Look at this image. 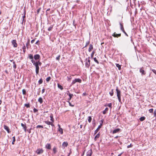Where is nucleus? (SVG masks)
Here are the masks:
<instances>
[{
    "label": "nucleus",
    "mask_w": 156,
    "mask_h": 156,
    "mask_svg": "<svg viewBox=\"0 0 156 156\" xmlns=\"http://www.w3.org/2000/svg\"><path fill=\"white\" fill-rule=\"evenodd\" d=\"M33 111L34 112H36L38 111V110L36 109L35 108H34L33 109Z\"/></svg>",
    "instance_id": "nucleus-50"
},
{
    "label": "nucleus",
    "mask_w": 156,
    "mask_h": 156,
    "mask_svg": "<svg viewBox=\"0 0 156 156\" xmlns=\"http://www.w3.org/2000/svg\"><path fill=\"white\" fill-rule=\"evenodd\" d=\"M25 106H26L27 108H28L30 107V104H25Z\"/></svg>",
    "instance_id": "nucleus-44"
},
{
    "label": "nucleus",
    "mask_w": 156,
    "mask_h": 156,
    "mask_svg": "<svg viewBox=\"0 0 156 156\" xmlns=\"http://www.w3.org/2000/svg\"><path fill=\"white\" fill-rule=\"evenodd\" d=\"M60 55H58V56L56 58V59L58 61L60 59Z\"/></svg>",
    "instance_id": "nucleus-48"
},
{
    "label": "nucleus",
    "mask_w": 156,
    "mask_h": 156,
    "mask_svg": "<svg viewBox=\"0 0 156 156\" xmlns=\"http://www.w3.org/2000/svg\"><path fill=\"white\" fill-rule=\"evenodd\" d=\"M145 119V117L142 116V117H141L140 118V120L141 121H143Z\"/></svg>",
    "instance_id": "nucleus-27"
},
{
    "label": "nucleus",
    "mask_w": 156,
    "mask_h": 156,
    "mask_svg": "<svg viewBox=\"0 0 156 156\" xmlns=\"http://www.w3.org/2000/svg\"><path fill=\"white\" fill-rule=\"evenodd\" d=\"M100 136V133H98V134H97L95 136L94 140L95 141H96L97 139Z\"/></svg>",
    "instance_id": "nucleus-17"
},
{
    "label": "nucleus",
    "mask_w": 156,
    "mask_h": 156,
    "mask_svg": "<svg viewBox=\"0 0 156 156\" xmlns=\"http://www.w3.org/2000/svg\"><path fill=\"white\" fill-rule=\"evenodd\" d=\"M44 91H45V89H43L41 91L42 93L43 94L44 92Z\"/></svg>",
    "instance_id": "nucleus-59"
},
{
    "label": "nucleus",
    "mask_w": 156,
    "mask_h": 156,
    "mask_svg": "<svg viewBox=\"0 0 156 156\" xmlns=\"http://www.w3.org/2000/svg\"><path fill=\"white\" fill-rule=\"evenodd\" d=\"M50 125H51V126H54V125L52 123V122H51V124H50Z\"/></svg>",
    "instance_id": "nucleus-62"
},
{
    "label": "nucleus",
    "mask_w": 156,
    "mask_h": 156,
    "mask_svg": "<svg viewBox=\"0 0 156 156\" xmlns=\"http://www.w3.org/2000/svg\"><path fill=\"white\" fill-rule=\"evenodd\" d=\"M116 91L117 92V96L118 98L119 101L121 103V91L118 89V87H116Z\"/></svg>",
    "instance_id": "nucleus-2"
},
{
    "label": "nucleus",
    "mask_w": 156,
    "mask_h": 156,
    "mask_svg": "<svg viewBox=\"0 0 156 156\" xmlns=\"http://www.w3.org/2000/svg\"><path fill=\"white\" fill-rule=\"evenodd\" d=\"M46 148L50 149L51 148V146L50 144H47L45 145Z\"/></svg>",
    "instance_id": "nucleus-16"
},
{
    "label": "nucleus",
    "mask_w": 156,
    "mask_h": 156,
    "mask_svg": "<svg viewBox=\"0 0 156 156\" xmlns=\"http://www.w3.org/2000/svg\"><path fill=\"white\" fill-rule=\"evenodd\" d=\"M58 88L60 89L61 90H62L63 89L62 86L59 84H58Z\"/></svg>",
    "instance_id": "nucleus-29"
},
{
    "label": "nucleus",
    "mask_w": 156,
    "mask_h": 156,
    "mask_svg": "<svg viewBox=\"0 0 156 156\" xmlns=\"http://www.w3.org/2000/svg\"><path fill=\"white\" fill-rule=\"evenodd\" d=\"M94 60L97 64H99V62H98V60H97V58H96V57L94 58Z\"/></svg>",
    "instance_id": "nucleus-40"
},
{
    "label": "nucleus",
    "mask_w": 156,
    "mask_h": 156,
    "mask_svg": "<svg viewBox=\"0 0 156 156\" xmlns=\"http://www.w3.org/2000/svg\"><path fill=\"white\" fill-rule=\"evenodd\" d=\"M38 101L40 102V104H41L43 101V99L41 97H40L38 98Z\"/></svg>",
    "instance_id": "nucleus-21"
},
{
    "label": "nucleus",
    "mask_w": 156,
    "mask_h": 156,
    "mask_svg": "<svg viewBox=\"0 0 156 156\" xmlns=\"http://www.w3.org/2000/svg\"><path fill=\"white\" fill-rule=\"evenodd\" d=\"M68 102L69 103V105L70 106H71V107H74V105H72L70 102L68 101Z\"/></svg>",
    "instance_id": "nucleus-52"
},
{
    "label": "nucleus",
    "mask_w": 156,
    "mask_h": 156,
    "mask_svg": "<svg viewBox=\"0 0 156 156\" xmlns=\"http://www.w3.org/2000/svg\"><path fill=\"white\" fill-rule=\"evenodd\" d=\"M53 26L51 25V26L48 29V31H51L53 28Z\"/></svg>",
    "instance_id": "nucleus-31"
},
{
    "label": "nucleus",
    "mask_w": 156,
    "mask_h": 156,
    "mask_svg": "<svg viewBox=\"0 0 156 156\" xmlns=\"http://www.w3.org/2000/svg\"><path fill=\"white\" fill-rule=\"evenodd\" d=\"M22 93L24 95H25L26 94V90L23 89L22 90Z\"/></svg>",
    "instance_id": "nucleus-43"
},
{
    "label": "nucleus",
    "mask_w": 156,
    "mask_h": 156,
    "mask_svg": "<svg viewBox=\"0 0 156 156\" xmlns=\"http://www.w3.org/2000/svg\"><path fill=\"white\" fill-rule=\"evenodd\" d=\"M90 65V60L89 59L87 62H86L85 64L86 66L89 68Z\"/></svg>",
    "instance_id": "nucleus-10"
},
{
    "label": "nucleus",
    "mask_w": 156,
    "mask_h": 156,
    "mask_svg": "<svg viewBox=\"0 0 156 156\" xmlns=\"http://www.w3.org/2000/svg\"><path fill=\"white\" fill-rule=\"evenodd\" d=\"M36 62L38 64V65L39 66H41L42 63L40 62V61L39 60H38L37 61H36Z\"/></svg>",
    "instance_id": "nucleus-39"
},
{
    "label": "nucleus",
    "mask_w": 156,
    "mask_h": 156,
    "mask_svg": "<svg viewBox=\"0 0 156 156\" xmlns=\"http://www.w3.org/2000/svg\"><path fill=\"white\" fill-rule=\"evenodd\" d=\"M106 106L109 107L110 108H112V104L111 103H109L107 105H106Z\"/></svg>",
    "instance_id": "nucleus-33"
},
{
    "label": "nucleus",
    "mask_w": 156,
    "mask_h": 156,
    "mask_svg": "<svg viewBox=\"0 0 156 156\" xmlns=\"http://www.w3.org/2000/svg\"><path fill=\"white\" fill-rule=\"evenodd\" d=\"M26 22V20L25 19H23V21L22 22V24H23V23L24 22V23Z\"/></svg>",
    "instance_id": "nucleus-56"
},
{
    "label": "nucleus",
    "mask_w": 156,
    "mask_h": 156,
    "mask_svg": "<svg viewBox=\"0 0 156 156\" xmlns=\"http://www.w3.org/2000/svg\"><path fill=\"white\" fill-rule=\"evenodd\" d=\"M75 80L76 81V82H78L79 83H81L82 82L81 80L79 78H76L75 79Z\"/></svg>",
    "instance_id": "nucleus-22"
},
{
    "label": "nucleus",
    "mask_w": 156,
    "mask_h": 156,
    "mask_svg": "<svg viewBox=\"0 0 156 156\" xmlns=\"http://www.w3.org/2000/svg\"><path fill=\"white\" fill-rule=\"evenodd\" d=\"M92 120V118L91 116H89L88 117V120L89 122H91Z\"/></svg>",
    "instance_id": "nucleus-32"
},
{
    "label": "nucleus",
    "mask_w": 156,
    "mask_h": 156,
    "mask_svg": "<svg viewBox=\"0 0 156 156\" xmlns=\"http://www.w3.org/2000/svg\"><path fill=\"white\" fill-rule=\"evenodd\" d=\"M30 44V41H28L27 43L26 44V47L27 48V49L28 48V46Z\"/></svg>",
    "instance_id": "nucleus-35"
},
{
    "label": "nucleus",
    "mask_w": 156,
    "mask_h": 156,
    "mask_svg": "<svg viewBox=\"0 0 156 156\" xmlns=\"http://www.w3.org/2000/svg\"><path fill=\"white\" fill-rule=\"evenodd\" d=\"M76 83V81H75V80H74L72 81V83H71V86H72V85H73L75 83Z\"/></svg>",
    "instance_id": "nucleus-45"
},
{
    "label": "nucleus",
    "mask_w": 156,
    "mask_h": 156,
    "mask_svg": "<svg viewBox=\"0 0 156 156\" xmlns=\"http://www.w3.org/2000/svg\"><path fill=\"white\" fill-rule=\"evenodd\" d=\"M39 40L37 41L35 43V44H37L39 42Z\"/></svg>",
    "instance_id": "nucleus-63"
},
{
    "label": "nucleus",
    "mask_w": 156,
    "mask_h": 156,
    "mask_svg": "<svg viewBox=\"0 0 156 156\" xmlns=\"http://www.w3.org/2000/svg\"><path fill=\"white\" fill-rule=\"evenodd\" d=\"M38 83L39 84H41L43 83V80L42 78H41L40 79V80H39Z\"/></svg>",
    "instance_id": "nucleus-36"
},
{
    "label": "nucleus",
    "mask_w": 156,
    "mask_h": 156,
    "mask_svg": "<svg viewBox=\"0 0 156 156\" xmlns=\"http://www.w3.org/2000/svg\"><path fill=\"white\" fill-rule=\"evenodd\" d=\"M149 111L150 113H152L153 112V108H151V109H150L149 110Z\"/></svg>",
    "instance_id": "nucleus-47"
},
{
    "label": "nucleus",
    "mask_w": 156,
    "mask_h": 156,
    "mask_svg": "<svg viewBox=\"0 0 156 156\" xmlns=\"http://www.w3.org/2000/svg\"><path fill=\"white\" fill-rule=\"evenodd\" d=\"M127 36H128V34H126V32L125 31V30H124V31H122Z\"/></svg>",
    "instance_id": "nucleus-57"
},
{
    "label": "nucleus",
    "mask_w": 156,
    "mask_h": 156,
    "mask_svg": "<svg viewBox=\"0 0 156 156\" xmlns=\"http://www.w3.org/2000/svg\"><path fill=\"white\" fill-rule=\"evenodd\" d=\"M109 94L111 96L113 95V89H112L111 91L109 92Z\"/></svg>",
    "instance_id": "nucleus-37"
},
{
    "label": "nucleus",
    "mask_w": 156,
    "mask_h": 156,
    "mask_svg": "<svg viewBox=\"0 0 156 156\" xmlns=\"http://www.w3.org/2000/svg\"><path fill=\"white\" fill-rule=\"evenodd\" d=\"M43 150L42 149H38L36 151V153L38 154H42L43 152Z\"/></svg>",
    "instance_id": "nucleus-3"
},
{
    "label": "nucleus",
    "mask_w": 156,
    "mask_h": 156,
    "mask_svg": "<svg viewBox=\"0 0 156 156\" xmlns=\"http://www.w3.org/2000/svg\"><path fill=\"white\" fill-rule=\"evenodd\" d=\"M27 131L29 132V133H30V129H27Z\"/></svg>",
    "instance_id": "nucleus-60"
},
{
    "label": "nucleus",
    "mask_w": 156,
    "mask_h": 156,
    "mask_svg": "<svg viewBox=\"0 0 156 156\" xmlns=\"http://www.w3.org/2000/svg\"><path fill=\"white\" fill-rule=\"evenodd\" d=\"M154 116L155 117V118H156V110H155L154 112Z\"/></svg>",
    "instance_id": "nucleus-55"
},
{
    "label": "nucleus",
    "mask_w": 156,
    "mask_h": 156,
    "mask_svg": "<svg viewBox=\"0 0 156 156\" xmlns=\"http://www.w3.org/2000/svg\"><path fill=\"white\" fill-rule=\"evenodd\" d=\"M32 63L33 64V65H34L36 67V74H37L39 73V65L35 61H32Z\"/></svg>",
    "instance_id": "nucleus-1"
},
{
    "label": "nucleus",
    "mask_w": 156,
    "mask_h": 156,
    "mask_svg": "<svg viewBox=\"0 0 156 156\" xmlns=\"http://www.w3.org/2000/svg\"><path fill=\"white\" fill-rule=\"evenodd\" d=\"M116 64V66L118 68V69L119 70H121V65H119L118 64Z\"/></svg>",
    "instance_id": "nucleus-26"
},
{
    "label": "nucleus",
    "mask_w": 156,
    "mask_h": 156,
    "mask_svg": "<svg viewBox=\"0 0 156 156\" xmlns=\"http://www.w3.org/2000/svg\"><path fill=\"white\" fill-rule=\"evenodd\" d=\"M140 72L141 73L142 75H144L146 73L144 70L143 69V68H140Z\"/></svg>",
    "instance_id": "nucleus-9"
},
{
    "label": "nucleus",
    "mask_w": 156,
    "mask_h": 156,
    "mask_svg": "<svg viewBox=\"0 0 156 156\" xmlns=\"http://www.w3.org/2000/svg\"><path fill=\"white\" fill-rule=\"evenodd\" d=\"M25 15V13L24 16L22 17V19H25V18L26 17Z\"/></svg>",
    "instance_id": "nucleus-61"
},
{
    "label": "nucleus",
    "mask_w": 156,
    "mask_h": 156,
    "mask_svg": "<svg viewBox=\"0 0 156 156\" xmlns=\"http://www.w3.org/2000/svg\"><path fill=\"white\" fill-rule=\"evenodd\" d=\"M119 24H120L121 30L122 31L123 30L124 31V28L123 27V25L121 23H120Z\"/></svg>",
    "instance_id": "nucleus-20"
},
{
    "label": "nucleus",
    "mask_w": 156,
    "mask_h": 156,
    "mask_svg": "<svg viewBox=\"0 0 156 156\" xmlns=\"http://www.w3.org/2000/svg\"><path fill=\"white\" fill-rule=\"evenodd\" d=\"M93 45L90 44V46H89V49H88V51L89 52H90L93 49Z\"/></svg>",
    "instance_id": "nucleus-18"
},
{
    "label": "nucleus",
    "mask_w": 156,
    "mask_h": 156,
    "mask_svg": "<svg viewBox=\"0 0 156 156\" xmlns=\"http://www.w3.org/2000/svg\"><path fill=\"white\" fill-rule=\"evenodd\" d=\"M28 57L31 60V62H32V61H34L33 60V55L31 54H29L28 55Z\"/></svg>",
    "instance_id": "nucleus-15"
},
{
    "label": "nucleus",
    "mask_w": 156,
    "mask_h": 156,
    "mask_svg": "<svg viewBox=\"0 0 156 156\" xmlns=\"http://www.w3.org/2000/svg\"><path fill=\"white\" fill-rule=\"evenodd\" d=\"M120 129L119 128L115 129L112 131V133L114 134L116 133H118L120 131Z\"/></svg>",
    "instance_id": "nucleus-13"
},
{
    "label": "nucleus",
    "mask_w": 156,
    "mask_h": 156,
    "mask_svg": "<svg viewBox=\"0 0 156 156\" xmlns=\"http://www.w3.org/2000/svg\"><path fill=\"white\" fill-rule=\"evenodd\" d=\"M94 53L95 52H94V51H93L92 52V53L91 54V58H93V56H94Z\"/></svg>",
    "instance_id": "nucleus-46"
},
{
    "label": "nucleus",
    "mask_w": 156,
    "mask_h": 156,
    "mask_svg": "<svg viewBox=\"0 0 156 156\" xmlns=\"http://www.w3.org/2000/svg\"><path fill=\"white\" fill-rule=\"evenodd\" d=\"M34 58L35 60H39L40 58V56L38 54H36L34 55Z\"/></svg>",
    "instance_id": "nucleus-5"
},
{
    "label": "nucleus",
    "mask_w": 156,
    "mask_h": 156,
    "mask_svg": "<svg viewBox=\"0 0 156 156\" xmlns=\"http://www.w3.org/2000/svg\"><path fill=\"white\" fill-rule=\"evenodd\" d=\"M50 118H51L50 120L53 122H54V119L53 118V116L51 114L50 116Z\"/></svg>",
    "instance_id": "nucleus-30"
},
{
    "label": "nucleus",
    "mask_w": 156,
    "mask_h": 156,
    "mask_svg": "<svg viewBox=\"0 0 156 156\" xmlns=\"http://www.w3.org/2000/svg\"><path fill=\"white\" fill-rule=\"evenodd\" d=\"M122 154V153H121L119 154L118 155V156H121Z\"/></svg>",
    "instance_id": "nucleus-64"
},
{
    "label": "nucleus",
    "mask_w": 156,
    "mask_h": 156,
    "mask_svg": "<svg viewBox=\"0 0 156 156\" xmlns=\"http://www.w3.org/2000/svg\"><path fill=\"white\" fill-rule=\"evenodd\" d=\"M108 108H106L105 110L103 111V113L104 114H106L107 112L108 111Z\"/></svg>",
    "instance_id": "nucleus-23"
},
{
    "label": "nucleus",
    "mask_w": 156,
    "mask_h": 156,
    "mask_svg": "<svg viewBox=\"0 0 156 156\" xmlns=\"http://www.w3.org/2000/svg\"><path fill=\"white\" fill-rule=\"evenodd\" d=\"M34 41H35V40L34 39L32 40H31V43L32 44H33V43H34Z\"/></svg>",
    "instance_id": "nucleus-58"
},
{
    "label": "nucleus",
    "mask_w": 156,
    "mask_h": 156,
    "mask_svg": "<svg viewBox=\"0 0 156 156\" xmlns=\"http://www.w3.org/2000/svg\"><path fill=\"white\" fill-rule=\"evenodd\" d=\"M43 127L42 126H41V125H37V127H36V128H43Z\"/></svg>",
    "instance_id": "nucleus-42"
},
{
    "label": "nucleus",
    "mask_w": 156,
    "mask_h": 156,
    "mask_svg": "<svg viewBox=\"0 0 156 156\" xmlns=\"http://www.w3.org/2000/svg\"><path fill=\"white\" fill-rule=\"evenodd\" d=\"M67 79H68V80H70L72 79V77L71 76H67Z\"/></svg>",
    "instance_id": "nucleus-49"
},
{
    "label": "nucleus",
    "mask_w": 156,
    "mask_h": 156,
    "mask_svg": "<svg viewBox=\"0 0 156 156\" xmlns=\"http://www.w3.org/2000/svg\"><path fill=\"white\" fill-rule=\"evenodd\" d=\"M92 154V150L91 149L87 152V156H91Z\"/></svg>",
    "instance_id": "nucleus-6"
},
{
    "label": "nucleus",
    "mask_w": 156,
    "mask_h": 156,
    "mask_svg": "<svg viewBox=\"0 0 156 156\" xmlns=\"http://www.w3.org/2000/svg\"><path fill=\"white\" fill-rule=\"evenodd\" d=\"M58 126L59 127V129L58 130V131H59L61 134H62L63 133L62 129L60 128V125L59 124H58Z\"/></svg>",
    "instance_id": "nucleus-14"
},
{
    "label": "nucleus",
    "mask_w": 156,
    "mask_h": 156,
    "mask_svg": "<svg viewBox=\"0 0 156 156\" xmlns=\"http://www.w3.org/2000/svg\"><path fill=\"white\" fill-rule=\"evenodd\" d=\"M45 122L46 124L48 125H50V124H51V122L47 121H45Z\"/></svg>",
    "instance_id": "nucleus-38"
},
{
    "label": "nucleus",
    "mask_w": 156,
    "mask_h": 156,
    "mask_svg": "<svg viewBox=\"0 0 156 156\" xmlns=\"http://www.w3.org/2000/svg\"><path fill=\"white\" fill-rule=\"evenodd\" d=\"M21 126H22L23 127V128L24 130V131L25 132H27V127L26 126V124H24L23 123H21Z\"/></svg>",
    "instance_id": "nucleus-12"
},
{
    "label": "nucleus",
    "mask_w": 156,
    "mask_h": 156,
    "mask_svg": "<svg viewBox=\"0 0 156 156\" xmlns=\"http://www.w3.org/2000/svg\"><path fill=\"white\" fill-rule=\"evenodd\" d=\"M22 49L23 50V52L25 53L26 51V46H25L24 44H23V46L22 47Z\"/></svg>",
    "instance_id": "nucleus-28"
},
{
    "label": "nucleus",
    "mask_w": 156,
    "mask_h": 156,
    "mask_svg": "<svg viewBox=\"0 0 156 156\" xmlns=\"http://www.w3.org/2000/svg\"><path fill=\"white\" fill-rule=\"evenodd\" d=\"M12 43L14 48H16L17 44L16 42V41L15 40H12L11 41Z\"/></svg>",
    "instance_id": "nucleus-4"
},
{
    "label": "nucleus",
    "mask_w": 156,
    "mask_h": 156,
    "mask_svg": "<svg viewBox=\"0 0 156 156\" xmlns=\"http://www.w3.org/2000/svg\"><path fill=\"white\" fill-rule=\"evenodd\" d=\"M68 145V143L66 142H63L62 145V147L63 149L65 148V147H67Z\"/></svg>",
    "instance_id": "nucleus-11"
},
{
    "label": "nucleus",
    "mask_w": 156,
    "mask_h": 156,
    "mask_svg": "<svg viewBox=\"0 0 156 156\" xmlns=\"http://www.w3.org/2000/svg\"><path fill=\"white\" fill-rule=\"evenodd\" d=\"M101 126H99L97 129L94 131V134H96L101 128Z\"/></svg>",
    "instance_id": "nucleus-19"
},
{
    "label": "nucleus",
    "mask_w": 156,
    "mask_h": 156,
    "mask_svg": "<svg viewBox=\"0 0 156 156\" xmlns=\"http://www.w3.org/2000/svg\"><path fill=\"white\" fill-rule=\"evenodd\" d=\"M152 71L156 75V70L154 69H151Z\"/></svg>",
    "instance_id": "nucleus-51"
},
{
    "label": "nucleus",
    "mask_w": 156,
    "mask_h": 156,
    "mask_svg": "<svg viewBox=\"0 0 156 156\" xmlns=\"http://www.w3.org/2000/svg\"><path fill=\"white\" fill-rule=\"evenodd\" d=\"M121 34H117L115 32L114 33L112 34V36L115 37H119L121 36Z\"/></svg>",
    "instance_id": "nucleus-7"
},
{
    "label": "nucleus",
    "mask_w": 156,
    "mask_h": 156,
    "mask_svg": "<svg viewBox=\"0 0 156 156\" xmlns=\"http://www.w3.org/2000/svg\"><path fill=\"white\" fill-rule=\"evenodd\" d=\"M4 129L7 131V132L8 133H10V129H9V127L8 126H6L5 125H4Z\"/></svg>",
    "instance_id": "nucleus-8"
},
{
    "label": "nucleus",
    "mask_w": 156,
    "mask_h": 156,
    "mask_svg": "<svg viewBox=\"0 0 156 156\" xmlns=\"http://www.w3.org/2000/svg\"><path fill=\"white\" fill-rule=\"evenodd\" d=\"M51 78L49 76L48 77H47L46 79V81L47 82H48L50 80H51Z\"/></svg>",
    "instance_id": "nucleus-41"
},
{
    "label": "nucleus",
    "mask_w": 156,
    "mask_h": 156,
    "mask_svg": "<svg viewBox=\"0 0 156 156\" xmlns=\"http://www.w3.org/2000/svg\"><path fill=\"white\" fill-rule=\"evenodd\" d=\"M68 95H69V99H68V100H70L71 99L72 97L73 96V94H71L70 93H69V94H68Z\"/></svg>",
    "instance_id": "nucleus-24"
},
{
    "label": "nucleus",
    "mask_w": 156,
    "mask_h": 156,
    "mask_svg": "<svg viewBox=\"0 0 156 156\" xmlns=\"http://www.w3.org/2000/svg\"><path fill=\"white\" fill-rule=\"evenodd\" d=\"M53 151L54 154H55L57 152L56 148L55 147H54L53 149Z\"/></svg>",
    "instance_id": "nucleus-25"
},
{
    "label": "nucleus",
    "mask_w": 156,
    "mask_h": 156,
    "mask_svg": "<svg viewBox=\"0 0 156 156\" xmlns=\"http://www.w3.org/2000/svg\"><path fill=\"white\" fill-rule=\"evenodd\" d=\"M89 43H90V42L89 41L87 42H86V45L85 46V47L87 46L89 44Z\"/></svg>",
    "instance_id": "nucleus-54"
},
{
    "label": "nucleus",
    "mask_w": 156,
    "mask_h": 156,
    "mask_svg": "<svg viewBox=\"0 0 156 156\" xmlns=\"http://www.w3.org/2000/svg\"><path fill=\"white\" fill-rule=\"evenodd\" d=\"M12 144H14V142L16 140H15V136H13L12 137Z\"/></svg>",
    "instance_id": "nucleus-34"
},
{
    "label": "nucleus",
    "mask_w": 156,
    "mask_h": 156,
    "mask_svg": "<svg viewBox=\"0 0 156 156\" xmlns=\"http://www.w3.org/2000/svg\"><path fill=\"white\" fill-rule=\"evenodd\" d=\"M41 10V8H39V9L37 10V13H38H38L39 12H40V11Z\"/></svg>",
    "instance_id": "nucleus-53"
}]
</instances>
